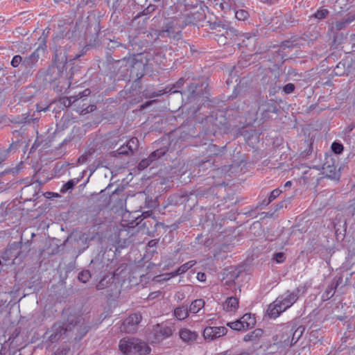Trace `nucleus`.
I'll return each instance as SVG.
<instances>
[{"mask_svg": "<svg viewBox=\"0 0 355 355\" xmlns=\"http://www.w3.org/2000/svg\"><path fill=\"white\" fill-rule=\"evenodd\" d=\"M130 58L131 57L126 58V57H124L122 59L115 60L111 56L110 53H107V61L110 63H112L114 69H117L118 73H121V76L124 78L128 76Z\"/></svg>", "mask_w": 355, "mask_h": 355, "instance_id": "9d476101", "label": "nucleus"}, {"mask_svg": "<svg viewBox=\"0 0 355 355\" xmlns=\"http://www.w3.org/2000/svg\"><path fill=\"white\" fill-rule=\"evenodd\" d=\"M90 267L92 268V274L94 275L96 272L102 270L104 268V265L102 261L92 260L90 263Z\"/></svg>", "mask_w": 355, "mask_h": 355, "instance_id": "37998d69", "label": "nucleus"}, {"mask_svg": "<svg viewBox=\"0 0 355 355\" xmlns=\"http://www.w3.org/2000/svg\"><path fill=\"white\" fill-rule=\"evenodd\" d=\"M173 33V23L172 21L166 23L159 31V35L161 37H171Z\"/></svg>", "mask_w": 355, "mask_h": 355, "instance_id": "7c9ffc66", "label": "nucleus"}, {"mask_svg": "<svg viewBox=\"0 0 355 355\" xmlns=\"http://www.w3.org/2000/svg\"><path fill=\"white\" fill-rule=\"evenodd\" d=\"M149 66L153 68L154 65L157 66L159 69H164L166 66L167 59L165 53L161 50L153 51V53L145 54Z\"/></svg>", "mask_w": 355, "mask_h": 355, "instance_id": "1a4fd4ad", "label": "nucleus"}, {"mask_svg": "<svg viewBox=\"0 0 355 355\" xmlns=\"http://www.w3.org/2000/svg\"><path fill=\"white\" fill-rule=\"evenodd\" d=\"M157 243H158V240L153 239L148 242V245L150 248H153V247L156 246Z\"/></svg>", "mask_w": 355, "mask_h": 355, "instance_id": "774afa93", "label": "nucleus"}, {"mask_svg": "<svg viewBox=\"0 0 355 355\" xmlns=\"http://www.w3.org/2000/svg\"><path fill=\"white\" fill-rule=\"evenodd\" d=\"M263 333V331L261 329H256L253 331H251V332L248 333V334H246L243 337V340L245 342L257 341L259 339V338H261L262 336Z\"/></svg>", "mask_w": 355, "mask_h": 355, "instance_id": "a878e982", "label": "nucleus"}, {"mask_svg": "<svg viewBox=\"0 0 355 355\" xmlns=\"http://www.w3.org/2000/svg\"><path fill=\"white\" fill-rule=\"evenodd\" d=\"M227 325L233 330L242 331L247 329L244 324H243L241 319L234 322H228Z\"/></svg>", "mask_w": 355, "mask_h": 355, "instance_id": "4c0bfd02", "label": "nucleus"}, {"mask_svg": "<svg viewBox=\"0 0 355 355\" xmlns=\"http://www.w3.org/2000/svg\"><path fill=\"white\" fill-rule=\"evenodd\" d=\"M180 338L183 342L191 344L198 338V335L196 331H192L189 329H182L179 331Z\"/></svg>", "mask_w": 355, "mask_h": 355, "instance_id": "aec40b11", "label": "nucleus"}, {"mask_svg": "<svg viewBox=\"0 0 355 355\" xmlns=\"http://www.w3.org/2000/svg\"><path fill=\"white\" fill-rule=\"evenodd\" d=\"M331 149L336 155H340L344 150V146L340 141H336L331 144Z\"/></svg>", "mask_w": 355, "mask_h": 355, "instance_id": "58836bf2", "label": "nucleus"}, {"mask_svg": "<svg viewBox=\"0 0 355 355\" xmlns=\"http://www.w3.org/2000/svg\"><path fill=\"white\" fill-rule=\"evenodd\" d=\"M209 28L216 31V36L225 37V39L232 40L239 34L238 30L231 26L226 21H218L209 23Z\"/></svg>", "mask_w": 355, "mask_h": 355, "instance_id": "0eeeda50", "label": "nucleus"}, {"mask_svg": "<svg viewBox=\"0 0 355 355\" xmlns=\"http://www.w3.org/2000/svg\"><path fill=\"white\" fill-rule=\"evenodd\" d=\"M240 319L247 329L254 327L256 324L255 318L253 317L250 313H246L243 315V317H241Z\"/></svg>", "mask_w": 355, "mask_h": 355, "instance_id": "bb28decb", "label": "nucleus"}, {"mask_svg": "<svg viewBox=\"0 0 355 355\" xmlns=\"http://www.w3.org/2000/svg\"><path fill=\"white\" fill-rule=\"evenodd\" d=\"M333 33V41L331 46L336 49L339 45L343 44L347 40V35L343 32H334Z\"/></svg>", "mask_w": 355, "mask_h": 355, "instance_id": "393cba45", "label": "nucleus"}, {"mask_svg": "<svg viewBox=\"0 0 355 355\" xmlns=\"http://www.w3.org/2000/svg\"><path fill=\"white\" fill-rule=\"evenodd\" d=\"M243 90V87L241 86V85H237L235 88H234V90L233 92V94L231 95V98H236L239 95H240L241 92H242Z\"/></svg>", "mask_w": 355, "mask_h": 355, "instance_id": "13d9d810", "label": "nucleus"}, {"mask_svg": "<svg viewBox=\"0 0 355 355\" xmlns=\"http://www.w3.org/2000/svg\"><path fill=\"white\" fill-rule=\"evenodd\" d=\"M205 306V301L202 299L193 300L189 309V312L197 313Z\"/></svg>", "mask_w": 355, "mask_h": 355, "instance_id": "c85d7f7f", "label": "nucleus"}, {"mask_svg": "<svg viewBox=\"0 0 355 355\" xmlns=\"http://www.w3.org/2000/svg\"><path fill=\"white\" fill-rule=\"evenodd\" d=\"M23 60L21 56L19 55H15L11 61V65L13 67H17L21 63L22 64Z\"/></svg>", "mask_w": 355, "mask_h": 355, "instance_id": "864d4df0", "label": "nucleus"}, {"mask_svg": "<svg viewBox=\"0 0 355 355\" xmlns=\"http://www.w3.org/2000/svg\"><path fill=\"white\" fill-rule=\"evenodd\" d=\"M92 275H93L92 274V272L90 270H84L79 272L78 275V279L80 282L83 283H87V282H89Z\"/></svg>", "mask_w": 355, "mask_h": 355, "instance_id": "c9c22d12", "label": "nucleus"}, {"mask_svg": "<svg viewBox=\"0 0 355 355\" xmlns=\"http://www.w3.org/2000/svg\"><path fill=\"white\" fill-rule=\"evenodd\" d=\"M126 145L121 146L116 150L112 151L111 155L112 157H118L119 155H130V150H128Z\"/></svg>", "mask_w": 355, "mask_h": 355, "instance_id": "ea45409f", "label": "nucleus"}, {"mask_svg": "<svg viewBox=\"0 0 355 355\" xmlns=\"http://www.w3.org/2000/svg\"><path fill=\"white\" fill-rule=\"evenodd\" d=\"M86 105V104H83V109L82 110L80 111V114H88V113H91L93 111H94L96 109V106L94 105H87L85 108H83V107Z\"/></svg>", "mask_w": 355, "mask_h": 355, "instance_id": "603ef678", "label": "nucleus"}, {"mask_svg": "<svg viewBox=\"0 0 355 355\" xmlns=\"http://www.w3.org/2000/svg\"><path fill=\"white\" fill-rule=\"evenodd\" d=\"M303 145L305 148L300 152V156L303 158H306L311 154L313 151V146L311 142L309 140H304Z\"/></svg>", "mask_w": 355, "mask_h": 355, "instance_id": "72a5a7b5", "label": "nucleus"}, {"mask_svg": "<svg viewBox=\"0 0 355 355\" xmlns=\"http://www.w3.org/2000/svg\"><path fill=\"white\" fill-rule=\"evenodd\" d=\"M105 46L109 51H114L116 48H119V47H122L123 49H126L125 45H124L117 41H114V40H109L105 44Z\"/></svg>", "mask_w": 355, "mask_h": 355, "instance_id": "c03bdc74", "label": "nucleus"}, {"mask_svg": "<svg viewBox=\"0 0 355 355\" xmlns=\"http://www.w3.org/2000/svg\"><path fill=\"white\" fill-rule=\"evenodd\" d=\"M248 16V12L245 10H239L235 12V17L240 21L246 19Z\"/></svg>", "mask_w": 355, "mask_h": 355, "instance_id": "de8ad7c7", "label": "nucleus"}, {"mask_svg": "<svg viewBox=\"0 0 355 355\" xmlns=\"http://www.w3.org/2000/svg\"><path fill=\"white\" fill-rule=\"evenodd\" d=\"M205 18V14L203 10L200 9L193 12H190L186 18L187 24H197L203 21Z\"/></svg>", "mask_w": 355, "mask_h": 355, "instance_id": "412c9836", "label": "nucleus"}, {"mask_svg": "<svg viewBox=\"0 0 355 355\" xmlns=\"http://www.w3.org/2000/svg\"><path fill=\"white\" fill-rule=\"evenodd\" d=\"M21 241L10 243L2 254L3 259L9 260L12 257H21V252L19 249L21 248Z\"/></svg>", "mask_w": 355, "mask_h": 355, "instance_id": "2eb2a0df", "label": "nucleus"}, {"mask_svg": "<svg viewBox=\"0 0 355 355\" xmlns=\"http://www.w3.org/2000/svg\"><path fill=\"white\" fill-rule=\"evenodd\" d=\"M79 179H71L67 182L61 188L60 193H65L73 189L74 186L78 184Z\"/></svg>", "mask_w": 355, "mask_h": 355, "instance_id": "473e14b6", "label": "nucleus"}, {"mask_svg": "<svg viewBox=\"0 0 355 355\" xmlns=\"http://www.w3.org/2000/svg\"><path fill=\"white\" fill-rule=\"evenodd\" d=\"M208 87L209 84L206 78L198 80V83H191L187 91L188 103L197 104V110H199V106L208 99Z\"/></svg>", "mask_w": 355, "mask_h": 355, "instance_id": "f03ea898", "label": "nucleus"}, {"mask_svg": "<svg viewBox=\"0 0 355 355\" xmlns=\"http://www.w3.org/2000/svg\"><path fill=\"white\" fill-rule=\"evenodd\" d=\"M197 278L199 281L203 282L205 281L206 275L203 272H198L197 275Z\"/></svg>", "mask_w": 355, "mask_h": 355, "instance_id": "338daca9", "label": "nucleus"}, {"mask_svg": "<svg viewBox=\"0 0 355 355\" xmlns=\"http://www.w3.org/2000/svg\"><path fill=\"white\" fill-rule=\"evenodd\" d=\"M148 66H149V64L145 54L139 53L134 55L130 58L129 76L135 78L136 79L141 78L144 76L146 68Z\"/></svg>", "mask_w": 355, "mask_h": 355, "instance_id": "423d86ee", "label": "nucleus"}, {"mask_svg": "<svg viewBox=\"0 0 355 355\" xmlns=\"http://www.w3.org/2000/svg\"><path fill=\"white\" fill-rule=\"evenodd\" d=\"M119 347L123 354L128 355H146L150 351L146 343L133 337L121 339Z\"/></svg>", "mask_w": 355, "mask_h": 355, "instance_id": "20e7f679", "label": "nucleus"}, {"mask_svg": "<svg viewBox=\"0 0 355 355\" xmlns=\"http://www.w3.org/2000/svg\"><path fill=\"white\" fill-rule=\"evenodd\" d=\"M198 166L200 171H205L208 168H211L214 166V164L211 159H203L198 164Z\"/></svg>", "mask_w": 355, "mask_h": 355, "instance_id": "e433bc0d", "label": "nucleus"}, {"mask_svg": "<svg viewBox=\"0 0 355 355\" xmlns=\"http://www.w3.org/2000/svg\"><path fill=\"white\" fill-rule=\"evenodd\" d=\"M292 328L293 333L291 341H290V343L292 344L293 346L300 340V338L303 335L305 331V327L303 325H300L297 327L295 323L292 322Z\"/></svg>", "mask_w": 355, "mask_h": 355, "instance_id": "5701e85b", "label": "nucleus"}, {"mask_svg": "<svg viewBox=\"0 0 355 355\" xmlns=\"http://www.w3.org/2000/svg\"><path fill=\"white\" fill-rule=\"evenodd\" d=\"M295 46V44H293V42H291L288 40H286L282 43L281 47L282 49L285 48H293Z\"/></svg>", "mask_w": 355, "mask_h": 355, "instance_id": "680f3d73", "label": "nucleus"}, {"mask_svg": "<svg viewBox=\"0 0 355 355\" xmlns=\"http://www.w3.org/2000/svg\"><path fill=\"white\" fill-rule=\"evenodd\" d=\"M225 149V146L220 148L212 143L209 144L207 147L205 148L206 152L209 157L211 156L221 155L223 153Z\"/></svg>", "mask_w": 355, "mask_h": 355, "instance_id": "b1692460", "label": "nucleus"}, {"mask_svg": "<svg viewBox=\"0 0 355 355\" xmlns=\"http://www.w3.org/2000/svg\"><path fill=\"white\" fill-rule=\"evenodd\" d=\"M191 266V265H189V263H184L180 267H179L176 270L173 272L171 273L172 277H175L176 275H181L182 273H184L186 271L189 270V268Z\"/></svg>", "mask_w": 355, "mask_h": 355, "instance_id": "49530a36", "label": "nucleus"}, {"mask_svg": "<svg viewBox=\"0 0 355 355\" xmlns=\"http://www.w3.org/2000/svg\"><path fill=\"white\" fill-rule=\"evenodd\" d=\"M125 145L127 146L126 148L130 150L131 154H133L138 149L139 140L137 137H132L127 141Z\"/></svg>", "mask_w": 355, "mask_h": 355, "instance_id": "f704fd0d", "label": "nucleus"}, {"mask_svg": "<svg viewBox=\"0 0 355 355\" xmlns=\"http://www.w3.org/2000/svg\"><path fill=\"white\" fill-rule=\"evenodd\" d=\"M142 319L141 315L139 313H135L130 314L123 322L121 329L128 334L135 333L137 331L138 325Z\"/></svg>", "mask_w": 355, "mask_h": 355, "instance_id": "6e6552de", "label": "nucleus"}, {"mask_svg": "<svg viewBox=\"0 0 355 355\" xmlns=\"http://www.w3.org/2000/svg\"><path fill=\"white\" fill-rule=\"evenodd\" d=\"M295 86L293 83H288L282 87V90L285 94H290L295 91Z\"/></svg>", "mask_w": 355, "mask_h": 355, "instance_id": "8fccbe9b", "label": "nucleus"}, {"mask_svg": "<svg viewBox=\"0 0 355 355\" xmlns=\"http://www.w3.org/2000/svg\"><path fill=\"white\" fill-rule=\"evenodd\" d=\"M82 320L80 315H69L66 322H55L52 327V334L49 336L50 340L54 343L60 340L63 335L79 326Z\"/></svg>", "mask_w": 355, "mask_h": 355, "instance_id": "7ed1b4c3", "label": "nucleus"}, {"mask_svg": "<svg viewBox=\"0 0 355 355\" xmlns=\"http://www.w3.org/2000/svg\"><path fill=\"white\" fill-rule=\"evenodd\" d=\"M134 229L129 227L128 229H121L118 233V241L121 247H125L134 241Z\"/></svg>", "mask_w": 355, "mask_h": 355, "instance_id": "f3484780", "label": "nucleus"}, {"mask_svg": "<svg viewBox=\"0 0 355 355\" xmlns=\"http://www.w3.org/2000/svg\"><path fill=\"white\" fill-rule=\"evenodd\" d=\"M166 152V150L164 148H161L157 149L156 150L152 152L149 155L148 157L153 162V161H155V160L157 159L158 158H160L161 157L164 155Z\"/></svg>", "mask_w": 355, "mask_h": 355, "instance_id": "79ce46f5", "label": "nucleus"}, {"mask_svg": "<svg viewBox=\"0 0 355 355\" xmlns=\"http://www.w3.org/2000/svg\"><path fill=\"white\" fill-rule=\"evenodd\" d=\"M189 311L187 306H180L174 310V315L177 319L182 320L189 316Z\"/></svg>", "mask_w": 355, "mask_h": 355, "instance_id": "cd10ccee", "label": "nucleus"}, {"mask_svg": "<svg viewBox=\"0 0 355 355\" xmlns=\"http://www.w3.org/2000/svg\"><path fill=\"white\" fill-rule=\"evenodd\" d=\"M184 83V78H181L175 83V84L174 85V87L180 88L183 86Z\"/></svg>", "mask_w": 355, "mask_h": 355, "instance_id": "0e129e2a", "label": "nucleus"}, {"mask_svg": "<svg viewBox=\"0 0 355 355\" xmlns=\"http://www.w3.org/2000/svg\"><path fill=\"white\" fill-rule=\"evenodd\" d=\"M347 27V24H345V21L343 19L341 21H336L334 24H332L331 26L330 31L331 33L334 32H340V31L345 28Z\"/></svg>", "mask_w": 355, "mask_h": 355, "instance_id": "a19ab883", "label": "nucleus"}, {"mask_svg": "<svg viewBox=\"0 0 355 355\" xmlns=\"http://www.w3.org/2000/svg\"><path fill=\"white\" fill-rule=\"evenodd\" d=\"M337 289L336 286H334V284L331 283L329 286L327 288L326 291L324 292V293L322 295V299L324 301L328 300L331 299L334 293L336 290Z\"/></svg>", "mask_w": 355, "mask_h": 355, "instance_id": "2f4dec72", "label": "nucleus"}, {"mask_svg": "<svg viewBox=\"0 0 355 355\" xmlns=\"http://www.w3.org/2000/svg\"><path fill=\"white\" fill-rule=\"evenodd\" d=\"M90 93L91 91L89 89H86L83 92H80L78 95L76 96H77V102L79 101V99L82 98L83 97L88 96L90 94Z\"/></svg>", "mask_w": 355, "mask_h": 355, "instance_id": "052dcab7", "label": "nucleus"}, {"mask_svg": "<svg viewBox=\"0 0 355 355\" xmlns=\"http://www.w3.org/2000/svg\"><path fill=\"white\" fill-rule=\"evenodd\" d=\"M292 333V322L287 323L282 327L277 337L279 338V342L284 343L286 346L291 347L292 344L290 343V341H291Z\"/></svg>", "mask_w": 355, "mask_h": 355, "instance_id": "a211bd4d", "label": "nucleus"}, {"mask_svg": "<svg viewBox=\"0 0 355 355\" xmlns=\"http://www.w3.org/2000/svg\"><path fill=\"white\" fill-rule=\"evenodd\" d=\"M272 201L270 200V198H268V199H264L261 202H259V204L257 205V207H259L261 206H267L268 205H269Z\"/></svg>", "mask_w": 355, "mask_h": 355, "instance_id": "e2e57ef3", "label": "nucleus"}, {"mask_svg": "<svg viewBox=\"0 0 355 355\" xmlns=\"http://www.w3.org/2000/svg\"><path fill=\"white\" fill-rule=\"evenodd\" d=\"M60 102L64 107H69L77 102V96L63 97L60 99Z\"/></svg>", "mask_w": 355, "mask_h": 355, "instance_id": "a18cd8bd", "label": "nucleus"}, {"mask_svg": "<svg viewBox=\"0 0 355 355\" xmlns=\"http://www.w3.org/2000/svg\"><path fill=\"white\" fill-rule=\"evenodd\" d=\"M328 14H329V11L327 9H322V10H318L314 14V17L319 19H322L326 18V17L328 15Z\"/></svg>", "mask_w": 355, "mask_h": 355, "instance_id": "3c124183", "label": "nucleus"}, {"mask_svg": "<svg viewBox=\"0 0 355 355\" xmlns=\"http://www.w3.org/2000/svg\"><path fill=\"white\" fill-rule=\"evenodd\" d=\"M286 259V255L284 252H277L273 255V259H275L277 263H282Z\"/></svg>", "mask_w": 355, "mask_h": 355, "instance_id": "5fc2aeb1", "label": "nucleus"}, {"mask_svg": "<svg viewBox=\"0 0 355 355\" xmlns=\"http://www.w3.org/2000/svg\"><path fill=\"white\" fill-rule=\"evenodd\" d=\"M245 98L248 102L246 108L251 104V107L248 111L254 114V121L259 119L264 122L270 117L271 113L278 112L276 104L267 100L260 91L250 90L245 94Z\"/></svg>", "mask_w": 355, "mask_h": 355, "instance_id": "f257e3e1", "label": "nucleus"}, {"mask_svg": "<svg viewBox=\"0 0 355 355\" xmlns=\"http://www.w3.org/2000/svg\"><path fill=\"white\" fill-rule=\"evenodd\" d=\"M282 191L279 189H274L270 194V196H268V198H270V200L271 201H273L274 200H275L281 193H282Z\"/></svg>", "mask_w": 355, "mask_h": 355, "instance_id": "4d7b16f0", "label": "nucleus"}, {"mask_svg": "<svg viewBox=\"0 0 355 355\" xmlns=\"http://www.w3.org/2000/svg\"><path fill=\"white\" fill-rule=\"evenodd\" d=\"M152 161L150 159L149 157L145 159H142L138 164L139 170H144L150 164Z\"/></svg>", "mask_w": 355, "mask_h": 355, "instance_id": "09e8293b", "label": "nucleus"}, {"mask_svg": "<svg viewBox=\"0 0 355 355\" xmlns=\"http://www.w3.org/2000/svg\"><path fill=\"white\" fill-rule=\"evenodd\" d=\"M322 174L333 180L338 181L340 178V169L337 170L336 166L334 164H330L328 161L323 164Z\"/></svg>", "mask_w": 355, "mask_h": 355, "instance_id": "6ab92c4d", "label": "nucleus"}, {"mask_svg": "<svg viewBox=\"0 0 355 355\" xmlns=\"http://www.w3.org/2000/svg\"><path fill=\"white\" fill-rule=\"evenodd\" d=\"M62 74V71L56 65L52 64L49 66L48 69L42 73H40V76H43L44 84L46 85L55 83Z\"/></svg>", "mask_w": 355, "mask_h": 355, "instance_id": "f8f14e48", "label": "nucleus"}, {"mask_svg": "<svg viewBox=\"0 0 355 355\" xmlns=\"http://www.w3.org/2000/svg\"><path fill=\"white\" fill-rule=\"evenodd\" d=\"M40 58L39 48L34 51L28 57L24 59L22 66L26 69H32L35 67Z\"/></svg>", "mask_w": 355, "mask_h": 355, "instance_id": "4be33fe9", "label": "nucleus"}, {"mask_svg": "<svg viewBox=\"0 0 355 355\" xmlns=\"http://www.w3.org/2000/svg\"><path fill=\"white\" fill-rule=\"evenodd\" d=\"M156 9V6L153 4H150L147 8H146L143 12H141V15H148L153 12Z\"/></svg>", "mask_w": 355, "mask_h": 355, "instance_id": "6e6d98bb", "label": "nucleus"}, {"mask_svg": "<svg viewBox=\"0 0 355 355\" xmlns=\"http://www.w3.org/2000/svg\"><path fill=\"white\" fill-rule=\"evenodd\" d=\"M298 299L297 293L292 292L286 296L278 297L273 303L270 304L267 312L270 318H275L282 312L291 307Z\"/></svg>", "mask_w": 355, "mask_h": 355, "instance_id": "39448f33", "label": "nucleus"}, {"mask_svg": "<svg viewBox=\"0 0 355 355\" xmlns=\"http://www.w3.org/2000/svg\"><path fill=\"white\" fill-rule=\"evenodd\" d=\"M173 327L164 324H157L153 329L155 339L159 342L173 334Z\"/></svg>", "mask_w": 355, "mask_h": 355, "instance_id": "4468645a", "label": "nucleus"}, {"mask_svg": "<svg viewBox=\"0 0 355 355\" xmlns=\"http://www.w3.org/2000/svg\"><path fill=\"white\" fill-rule=\"evenodd\" d=\"M284 20L286 23L290 24L294 22V19L292 18V17L290 15H284Z\"/></svg>", "mask_w": 355, "mask_h": 355, "instance_id": "69168bd1", "label": "nucleus"}, {"mask_svg": "<svg viewBox=\"0 0 355 355\" xmlns=\"http://www.w3.org/2000/svg\"><path fill=\"white\" fill-rule=\"evenodd\" d=\"M353 60L348 57L339 62L334 69L336 76H341L344 74H348L352 72L353 67Z\"/></svg>", "mask_w": 355, "mask_h": 355, "instance_id": "dca6fc26", "label": "nucleus"}, {"mask_svg": "<svg viewBox=\"0 0 355 355\" xmlns=\"http://www.w3.org/2000/svg\"><path fill=\"white\" fill-rule=\"evenodd\" d=\"M97 290L106 289L107 295L113 297L116 295L117 291V284L114 282V278L112 277H104L96 284Z\"/></svg>", "mask_w": 355, "mask_h": 355, "instance_id": "9b49d317", "label": "nucleus"}, {"mask_svg": "<svg viewBox=\"0 0 355 355\" xmlns=\"http://www.w3.org/2000/svg\"><path fill=\"white\" fill-rule=\"evenodd\" d=\"M331 283L334 284V286H336L337 288L338 286L343 283V277L341 275L340 276H336L331 281Z\"/></svg>", "mask_w": 355, "mask_h": 355, "instance_id": "bf43d9fd", "label": "nucleus"}, {"mask_svg": "<svg viewBox=\"0 0 355 355\" xmlns=\"http://www.w3.org/2000/svg\"><path fill=\"white\" fill-rule=\"evenodd\" d=\"M227 333V329L225 327H207L203 331V337L205 340H214Z\"/></svg>", "mask_w": 355, "mask_h": 355, "instance_id": "ddd939ff", "label": "nucleus"}, {"mask_svg": "<svg viewBox=\"0 0 355 355\" xmlns=\"http://www.w3.org/2000/svg\"><path fill=\"white\" fill-rule=\"evenodd\" d=\"M226 310L232 311L236 310L239 306V300L234 297H227L225 301Z\"/></svg>", "mask_w": 355, "mask_h": 355, "instance_id": "c756f323", "label": "nucleus"}]
</instances>
